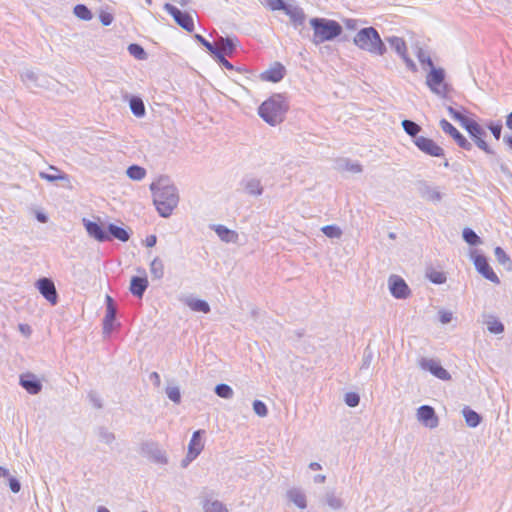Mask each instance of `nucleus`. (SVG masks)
<instances>
[{
    "mask_svg": "<svg viewBox=\"0 0 512 512\" xmlns=\"http://www.w3.org/2000/svg\"><path fill=\"white\" fill-rule=\"evenodd\" d=\"M98 437L101 442H103L107 445H110L111 443H113L116 438L115 434L113 432H110L105 427H100L98 429Z\"/></svg>",
    "mask_w": 512,
    "mask_h": 512,
    "instance_id": "obj_47",
    "label": "nucleus"
},
{
    "mask_svg": "<svg viewBox=\"0 0 512 512\" xmlns=\"http://www.w3.org/2000/svg\"><path fill=\"white\" fill-rule=\"evenodd\" d=\"M214 231L222 241L227 243L234 242L237 238L236 232L228 229L226 226L223 225H215Z\"/></svg>",
    "mask_w": 512,
    "mask_h": 512,
    "instance_id": "obj_34",
    "label": "nucleus"
},
{
    "mask_svg": "<svg viewBox=\"0 0 512 512\" xmlns=\"http://www.w3.org/2000/svg\"><path fill=\"white\" fill-rule=\"evenodd\" d=\"M195 38L196 40L201 43L209 52L210 54L213 56L214 54H216V52L219 50V48L214 45L213 43L209 42L206 38H204L202 35L200 34H196L195 35Z\"/></svg>",
    "mask_w": 512,
    "mask_h": 512,
    "instance_id": "obj_51",
    "label": "nucleus"
},
{
    "mask_svg": "<svg viewBox=\"0 0 512 512\" xmlns=\"http://www.w3.org/2000/svg\"><path fill=\"white\" fill-rule=\"evenodd\" d=\"M143 449L156 463L164 464L167 462L164 452L156 444L147 443Z\"/></svg>",
    "mask_w": 512,
    "mask_h": 512,
    "instance_id": "obj_27",
    "label": "nucleus"
},
{
    "mask_svg": "<svg viewBox=\"0 0 512 512\" xmlns=\"http://www.w3.org/2000/svg\"><path fill=\"white\" fill-rule=\"evenodd\" d=\"M166 395L174 403L178 404L181 401V392L177 386H168L166 388Z\"/></svg>",
    "mask_w": 512,
    "mask_h": 512,
    "instance_id": "obj_50",
    "label": "nucleus"
},
{
    "mask_svg": "<svg viewBox=\"0 0 512 512\" xmlns=\"http://www.w3.org/2000/svg\"><path fill=\"white\" fill-rule=\"evenodd\" d=\"M186 304L188 307L196 312H202V313H209L210 312V306L208 302L202 299H188L186 301Z\"/></svg>",
    "mask_w": 512,
    "mask_h": 512,
    "instance_id": "obj_37",
    "label": "nucleus"
},
{
    "mask_svg": "<svg viewBox=\"0 0 512 512\" xmlns=\"http://www.w3.org/2000/svg\"><path fill=\"white\" fill-rule=\"evenodd\" d=\"M428 278L434 284H443L446 282V275L440 271H431L428 273Z\"/></svg>",
    "mask_w": 512,
    "mask_h": 512,
    "instance_id": "obj_58",
    "label": "nucleus"
},
{
    "mask_svg": "<svg viewBox=\"0 0 512 512\" xmlns=\"http://www.w3.org/2000/svg\"><path fill=\"white\" fill-rule=\"evenodd\" d=\"M337 169L340 171H347L353 174L361 173L362 166L355 161L349 159H339L337 161Z\"/></svg>",
    "mask_w": 512,
    "mask_h": 512,
    "instance_id": "obj_29",
    "label": "nucleus"
},
{
    "mask_svg": "<svg viewBox=\"0 0 512 512\" xmlns=\"http://www.w3.org/2000/svg\"><path fill=\"white\" fill-rule=\"evenodd\" d=\"M439 320L442 324H448L452 320V313L448 311L439 312Z\"/></svg>",
    "mask_w": 512,
    "mask_h": 512,
    "instance_id": "obj_64",
    "label": "nucleus"
},
{
    "mask_svg": "<svg viewBox=\"0 0 512 512\" xmlns=\"http://www.w3.org/2000/svg\"><path fill=\"white\" fill-rule=\"evenodd\" d=\"M464 129L469 133L476 146L487 154L494 155V150L487 144L485 138L487 137L486 131L475 120L465 121Z\"/></svg>",
    "mask_w": 512,
    "mask_h": 512,
    "instance_id": "obj_6",
    "label": "nucleus"
},
{
    "mask_svg": "<svg viewBox=\"0 0 512 512\" xmlns=\"http://www.w3.org/2000/svg\"><path fill=\"white\" fill-rule=\"evenodd\" d=\"M83 225L88 235L98 242L110 241L109 234L100 223L83 218Z\"/></svg>",
    "mask_w": 512,
    "mask_h": 512,
    "instance_id": "obj_17",
    "label": "nucleus"
},
{
    "mask_svg": "<svg viewBox=\"0 0 512 512\" xmlns=\"http://www.w3.org/2000/svg\"><path fill=\"white\" fill-rule=\"evenodd\" d=\"M445 78L446 72L441 67H432L426 76L427 87L441 98H446L450 91V86L445 82Z\"/></svg>",
    "mask_w": 512,
    "mask_h": 512,
    "instance_id": "obj_5",
    "label": "nucleus"
},
{
    "mask_svg": "<svg viewBox=\"0 0 512 512\" xmlns=\"http://www.w3.org/2000/svg\"><path fill=\"white\" fill-rule=\"evenodd\" d=\"M49 170L55 173L40 172L39 177L48 182H55L57 180H68V175L61 172L56 166L50 165Z\"/></svg>",
    "mask_w": 512,
    "mask_h": 512,
    "instance_id": "obj_32",
    "label": "nucleus"
},
{
    "mask_svg": "<svg viewBox=\"0 0 512 512\" xmlns=\"http://www.w3.org/2000/svg\"><path fill=\"white\" fill-rule=\"evenodd\" d=\"M215 394L223 399H231L234 395L233 389L228 384H218L214 389Z\"/></svg>",
    "mask_w": 512,
    "mask_h": 512,
    "instance_id": "obj_43",
    "label": "nucleus"
},
{
    "mask_svg": "<svg viewBox=\"0 0 512 512\" xmlns=\"http://www.w3.org/2000/svg\"><path fill=\"white\" fill-rule=\"evenodd\" d=\"M267 5L273 11H276V10L284 11L289 4H287L283 0H267Z\"/></svg>",
    "mask_w": 512,
    "mask_h": 512,
    "instance_id": "obj_59",
    "label": "nucleus"
},
{
    "mask_svg": "<svg viewBox=\"0 0 512 512\" xmlns=\"http://www.w3.org/2000/svg\"><path fill=\"white\" fill-rule=\"evenodd\" d=\"M245 192L251 196H260L263 193V186L260 179L255 177H246L242 181Z\"/></svg>",
    "mask_w": 512,
    "mask_h": 512,
    "instance_id": "obj_22",
    "label": "nucleus"
},
{
    "mask_svg": "<svg viewBox=\"0 0 512 512\" xmlns=\"http://www.w3.org/2000/svg\"><path fill=\"white\" fill-rule=\"evenodd\" d=\"M388 282L390 293L396 299H406L410 295L407 283L400 276L391 275Z\"/></svg>",
    "mask_w": 512,
    "mask_h": 512,
    "instance_id": "obj_15",
    "label": "nucleus"
},
{
    "mask_svg": "<svg viewBox=\"0 0 512 512\" xmlns=\"http://www.w3.org/2000/svg\"><path fill=\"white\" fill-rule=\"evenodd\" d=\"M439 125L446 134L453 138L460 148L467 151H470L473 148L472 143L469 142L449 121L442 119L440 120Z\"/></svg>",
    "mask_w": 512,
    "mask_h": 512,
    "instance_id": "obj_11",
    "label": "nucleus"
},
{
    "mask_svg": "<svg viewBox=\"0 0 512 512\" xmlns=\"http://www.w3.org/2000/svg\"><path fill=\"white\" fill-rule=\"evenodd\" d=\"M253 410L260 417H265L268 414L267 406L261 400H254Z\"/></svg>",
    "mask_w": 512,
    "mask_h": 512,
    "instance_id": "obj_56",
    "label": "nucleus"
},
{
    "mask_svg": "<svg viewBox=\"0 0 512 512\" xmlns=\"http://www.w3.org/2000/svg\"><path fill=\"white\" fill-rule=\"evenodd\" d=\"M284 12L290 17V20L296 28L303 25L306 16L302 8L289 4Z\"/></svg>",
    "mask_w": 512,
    "mask_h": 512,
    "instance_id": "obj_25",
    "label": "nucleus"
},
{
    "mask_svg": "<svg viewBox=\"0 0 512 512\" xmlns=\"http://www.w3.org/2000/svg\"><path fill=\"white\" fill-rule=\"evenodd\" d=\"M163 8L168 14H170L173 17L175 22L180 27H182L188 32H192L194 30V20L189 13L181 11L176 6L170 3H165Z\"/></svg>",
    "mask_w": 512,
    "mask_h": 512,
    "instance_id": "obj_7",
    "label": "nucleus"
},
{
    "mask_svg": "<svg viewBox=\"0 0 512 512\" xmlns=\"http://www.w3.org/2000/svg\"><path fill=\"white\" fill-rule=\"evenodd\" d=\"M494 254L499 264L503 265L509 271L512 270V260L501 247H496Z\"/></svg>",
    "mask_w": 512,
    "mask_h": 512,
    "instance_id": "obj_39",
    "label": "nucleus"
},
{
    "mask_svg": "<svg viewBox=\"0 0 512 512\" xmlns=\"http://www.w3.org/2000/svg\"><path fill=\"white\" fill-rule=\"evenodd\" d=\"M419 366L421 369L425 371H429L436 378L447 381L450 380V373L442 367L440 362L436 359L432 358H421L419 361Z\"/></svg>",
    "mask_w": 512,
    "mask_h": 512,
    "instance_id": "obj_9",
    "label": "nucleus"
},
{
    "mask_svg": "<svg viewBox=\"0 0 512 512\" xmlns=\"http://www.w3.org/2000/svg\"><path fill=\"white\" fill-rule=\"evenodd\" d=\"M9 488L13 493H18L21 489V483L20 481L15 477L9 478Z\"/></svg>",
    "mask_w": 512,
    "mask_h": 512,
    "instance_id": "obj_62",
    "label": "nucleus"
},
{
    "mask_svg": "<svg viewBox=\"0 0 512 512\" xmlns=\"http://www.w3.org/2000/svg\"><path fill=\"white\" fill-rule=\"evenodd\" d=\"M487 128L491 131L492 135L494 136V138L496 140H499L501 138V133H502V128H503L501 121L490 122L487 125Z\"/></svg>",
    "mask_w": 512,
    "mask_h": 512,
    "instance_id": "obj_55",
    "label": "nucleus"
},
{
    "mask_svg": "<svg viewBox=\"0 0 512 512\" xmlns=\"http://www.w3.org/2000/svg\"><path fill=\"white\" fill-rule=\"evenodd\" d=\"M353 42L359 49L372 55L383 56L387 51L379 32L372 26L360 29L355 34Z\"/></svg>",
    "mask_w": 512,
    "mask_h": 512,
    "instance_id": "obj_4",
    "label": "nucleus"
},
{
    "mask_svg": "<svg viewBox=\"0 0 512 512\" xmlns=\"http://www.w3.org/2000/svg\"><path fill=\"white\" fill-rule=\"evenodd\" d=\"M418 191L420 196L428 201L439 202L442 199V194L426 182L419 183Z\"/></svg>",
    "mask_w": 512,
    "mask_h": 512,
    "instance_id": "obj_21",
    "label": "nucleus"
},
{
    "mask_svg": "<svg viewBox=\"0 0 512 512\" xmlns=\"http://www.w3.org/2000/svg\"><path fill=\"white\" fill-rule=\"evenodd\" d=\"M417 419L425 427L433 429L439 424L434 408L430 405H422L417 409Z\"/></svg>",
    "mask_w": 512,
    "mask_h": 512,
    "instance_id": "obj_14",
    "label": "nucleus"
},
{
    "mask_svg": "<svg viewBox=\"0 0 512 512\" xmlns=\"http://www.w3.org/2000/svg\"><path fill=\"white\" fill-rule=\"evenodd\" d=\"M150 273L153 279L160 280L164 276V264L163 261L156 257L150 263Z\"/></svg>",
    "mask_w": 512,
    "mask_h": 512,
    "instance_id": "obj_35",
    "label": "nucleus"
},
{
    "mask_svg": "<svg viewBox=\"0 0 512 512\" xmlns=\"http://www.w3.org/2000/svg\"><path fill=\"white\" fill-rule=\"evenodd\" d=\"M36 288L39 293L52 305H56L58 302V293L54 282L50 278H40L36 281Z\"/></svg>",
    "mask_w": 512,
    "mask_h": 512,
    "instance_id": "obj_10",
    "label": "nucleus"
},
{
    "mask_svg": "<svg viewBox=\"0 0 512 512\" xmlns=\"http://www.w3.org/2000/svg\"><path fill=\"white\" fill-rule=\"evenodd\" d=\"M462 237L463 240L471 246H477L482 243L481 238L471 228H464L462 231Z\"/></svg>",
    "mask_w": 512,
    "mask_h": 512,
    "instance_id": "obj_40",
    "label": "nucleus"
},
{
    "mask_svg": "<svg viewBox=\"0 0 512 512\" xmlns=\"http://www.w3.org/2000/svg\"><path fill=\"white\" fill-rule=\"evenodd\" d=\"M148 287V280L146 277L133 276L130 281V292L138 297L142 298Z\"/></svg>",
    "mask_w": 512,
    "mask_h": 512,
    "instance_id": "obj_24",
    "label": "nucleus"
},
{
    "mask_svg": "<svg viewBox=\"0 0 512 512\" xmlns=\"http://www.w3.org/2000/svg\"><path fill=\"white\" fill-rule=\"evenodd\" d=\"M486 324L488 331L492 334H500L504 331L503 323L495 319L494 317H490Z\"/></svg>",
    "mask_w": 512,
    "mask_h": 512,
    "instance_id": "obj_46",
    "label": "nucleus"
},
{
    "mask_svg": "<svg viewBox=\"0 0 512 512\" xmlns=\"http://www.w3.org/2000/svg\"><path fill=\"white\" fill-rule=\"evenodd\" d=\"M414 145L424 154L431 157H444V149L439 146L433 139L420 136L413 140Z\"/></svg>",
    "mask_w": 512,
    "mask_h": 512,
    "instance_id": "obj_8",
    "label": "nucleus"
},
{
    "mask_svg": "<svg viewBox=\"0 0 512 512\" xmlns=\"http://www.w3.org/2000/svg\"><path fill=\"white\" fill-rule=\"evenodd\" d=\"M88 398L95 408H97V409L102 408V401L96 392H94V391L89 392Z\"/></svg>",
    "mask_w": 512,
    "mask_h": 512,
    "instance_id": "obj_60",
    "label": "nucleus"
},
{
    "mask_svg": "<svg viewBox=\"0 0 512 512\" xmlns=\"http://www.w3.org/2000/svg\"><path fill=\"white\" fill-rule=\"evenodd\" d=\"M309 23L313 29L312 42L315 45L333 41L343 33L341 24L336 20L314 17L310 19Z\"/></svg>",
    "mask_w": 512,
    "mask_h": 512,
    "instance_id": "obj_3",
    "label": "nucleus"
},
{
    "mask_svg": "<svg viewBox=\"0 0 512 512\" xmlns=\"http://www.w3.org/2000/svg\"><path fill=\"white\" fill-rule=\"evenodd\" d=\"M128 52L130 53V55H132L133 57H135L138 60H144L147 58L146 51L140 44H137V43L129 44Z\"/></svg>",
    "mask_w": 512,
    "mask_h": 512,
    "instance_id": "obj_44",
    "label": "nucleus"
},
{
    "mask_svg": "<svg viewBox=\"0 0 512 512\" xmlns=\"http://www.w3.org/2000/svg\"><path fill=\"white\" fill-rule=\"evenodd\" d=\"M447 111L449 115L456 121H458L461 126L464 128L465 121H470L468 117L464 116L459 110L453 108L452 106L447 107Z\"/></svg>",
    "mask_w": 512,
    "mask_h": 512,
    "instance_id": "obj_49",
    "label": "nucleus"
},
{
    "mask_svg": "<svg viewBox=\"0 0 512 512\" xmlns=\"http://www.w3.org/2000/svg\"><path fill=\"white\" fill-rule=\"evenodd\" d=\"M289 109V104L283 94H274L265 100L258 108L259 116L269 125L280 124Z\"/></svg>",
    "mask_w": 512,
    "mask_h": 512,
    "instance_id": "obj_2",
    "label": "nucleus"
},
{
    "mask_svg": "<svg viewBox=\"0 0 512 512\" xmlns=\"http://www.w3.org/2000/svg\"><path fill=\"white\" fill-rule=\"evenodd\" d=\"M218 48L224 53V56H233L236 51L238 40L234 37H219L217 40Z\"/></svg>",
    "mask_w": 512,
    "mask_h": 512,
    "instance_id": "obj_23",
    "label": "nucleus"
},
{
    "mask_svg": "<svg viewBox=\"0 0 512 512\" xmlns=\"http://www.w3.org/2000/svg\"><path fill=\"white\" fill-rule=\"evenodd\" d=\"M287 498L300 509H305L307 507L306 495L300 488L294 487L289 489L287 491Z\"/></svg>",
    "mask_w": 512,
    "mask_h": 512,
    "instance_id": "obj_26",
    "label": "nucleus"
},
{
    "mask_svg": "<svg viewBox=\"0 0 512 512\" xmlns=\"http://www.w3.org/2000/svg\"><path fill=\"white\" fill-rule=\"evenodd\" d=\"M21 79L29 89L45 87L47 79L44 75H39L33 70H25L21 73Z\"/></svg>",
    "mask_w": 512,
    "mask_h": 512,
    "instance_id": "obj_18",
    "label": "nucleus"
},
{
    "mask_svg": "<svg viewBox=\"0 0 512 512\" xmlns=\"http://www.w3.org/2000/svg\"><path fill=\"white\" fill-rule=\"evenodd\" d=\"M402 60L405 62L407 68L412 72L417 71V66L414 61L408 56L407 52H405L404 56H400Z\"/></svg>",
    "mask_w": 512,
    "mask_h": 512,
    "instance_id": "obj_63",
    "label": "nucleus"
},
{
    "mask_svg": "<svg viewBox=\"0 0 512 512\" xmlns=\"http://www.w3.org/2000/svg\"><path fill=\"white\" fill-rule=\"evenodd\" d=\"M19 383L31 395H36L42 390L40 380L32 373L22 374Z\"/></svg>",
    "mask_w": 512,
    "mask_h": 512,
    "instance_id": "obj_19",
    "label": "nucleus"
},
{
    "mask_svg": "<svg viewBox=\"0 0 512 512\" xmlns=\"http://www.w3.org/2000/svg\"><path fill=\"white\" fill-rule=\"evenodd\" d=\"M462 413L465 418L466 424L469 427L475 428L481 423L482 417L480 416V414H478L476 411L472 410L471 408L465 407L462 410Z\"/></svg>",
    "mask_w": 512,
    "mask_h": 512,
    "instance_id": "obj_33",
    "label": "nucleus"
},
{
    "mask_svg": "<svg viewBox=\"0 0 512 512\" xmlns=\"http://www.w3.org/2000/svg\"><path fill=\"white\" fill-rule=\"evenodd\" d=\"M129 107L134 116L141 118L146 114V109L143 100L138 96H131L129 100Z\"/></svg>",
    "mask_w": 512,
    "mask_h": 512,
    "instance_id": "obj_30",
    "label": "nucleus"
},
{
    "mask_svg": "<svg viewBox=\"0 0 512 512\" xmlns=\"http://www.w3.org/2000/svg\"><path fill=\"white\" fill-rule=\"evenodd\" d=\"M476 270L487 280L499 284L500 279L489 265L487 258L484 255L478 254L473 257Z\"/></svg>",
    "mask_w": 512,
    "mask_h": 512,
    "instance_id": "obj_13",
    "label": "nucleus"
},
{
    "mask_svg": "<svg viewBox=\"0 0 512 512\" xmlns=\"http://www.w3.org/2000/svg\"><path fill=\"white\" fill-rule=\"evenodd\" d=\"M106 314L103 319V332L104 334H110L114 328V322L117 316V307L110 295H106Z\"/></svg>",
    "mask_w": 512,
    "mask_h": 512,
    "instance_id": "obj_16",
    "label": "nucleus"
},
{
    "mask_svg": "<svg viewBox=\"0 0 512 512\" xmlns=\"http://www.w3.org/2000/svg\"><path fill=\"white\" fill-rule=\"evenodd\" d=\"M74 14L81 20L89 21L93 14L91 10L84 4H77L73 9Z\"/></svg>",
    "mask_w": 512,
    "mask_h": 512,
    "instance_id": "obj_42",
    "label": "nucleus"
},
{
    "mask_svg": "<svg viewBox=\"0 0 512 512\" xmlns=\"http://www.w3.org/2000/svg\"><path fill=\"white\" fill-rule=\"evenodd\" d=\"M325 501H326L327 505L333 510H338V509L342 508V506H343L342 499L339 498L338 496H336L334 492L326 493Z\"/></svg>",
    "mask_w": 512,
    "mask_h": 512,
    "instance_id": "obj_45",
    "label": "nucleus"
},
{
    "mask_svg": "<svg viewBox=\"0 0 512 512\" xmlns=\"http://www.w3.org/2000/svg\"><path fill=\"white\" fill-rule=\"evenodd\" d=\"M323 234L328 238H340L342 230L337 225H326L321 228Z\"/></svg>",
    "mask_w": 512,
    "mask_h": 512,
    "instance_id": "obj_48",
    "label": "nucleus"
},
{
    "mask_svg": "<svg viewBox=\"0 0 512 512\" xmlns=\"http://www.w3.org/2000/svg\"><path fill=\"white\" fill-rule=\"evenodd\" d=\"M107 233L110 240L115 238L121 242H127L130 239V233L123 227L110 223L107 227Z\"/></svg>",
    "mask_w": 512,
    "mask_h": 512,
    "instance_id": "obj_28",
    "label": "nucleus"
},
{
    "mask_svg": "<svg viewBox=\"0 0 512 512\" xmlns=\"http://www.w3.org/2000/svg\"><path fill=\"white\" fill-rule=\"evenodd\" d=\"M386 42L399 56H404L405 52H407L406 42L401 37L389 36L386 38Z\"/></svg>",
    "mask_w": 512,
    "mask_h": 512,
    "instance_id": "obj_31",
    "label": "nucleus"
},
{
    "mask_svg": "<svg viewBox=\"0 0 512 512\" xmlns=\"http://www.w3.org/2000/svg\"><path fill=\"white\" fill-rule=\"evenodd\" d=\"M213 57L221 66L225 67L227 70H234V65L226 59L224 53L220 49L216 52V54L213 55Z\"/></svg>",
    "mask_w": 512,
    "mask_h": 512,
    "instance_id": "obj_52",
    "label": "nucleus"
},
{
    "mask_svg": "<svg viewBox=\"0 0 512 512\" xmlns=\"http://www.w3.org/2000/svg\"><path fill=\"white\" fill-rule=\"evenodd\" d=\"M127 176L135 181H140L146 176V170L139 165H131L127 168Z\"/></svg>",
    "mask_w": 512,
    "mask_h": 512,
    "instance_id": "obj_41",
    "label": "nucleus"
},
{
    "mask_svg": "<svg viewBox=\"0 0 512 512\" xmlns=\"http://www.w3.org/2000/svg\"><path fill=\"white\" fill-rule=\"evenodd\" d=\"M344 401L349 407H356L359 405L360 396L355 392H349L345 394Z\"/></svg>",
    "mask_w": 512,
    "mask_h": 512,
    "instance_id": "obj_57",
    "label": "nucleus"
},
{
    "mask_svg": "<svg viewBox=\"0 0 512 512\" xmlns=\"http://www.w3.org/2000/svg\"><path fill=\"white\" fill-rule=\"evenodd\" d=\"M150 190L157 212L161 217L168 218L179 203L177 187L169 177L160 176L150 184Z\"/></svg>",
    "mask_w": 512,
    "mask_h": 512,
    "instance_id": "obj_1",
    "label": "nucleus"
},
{
    "mask_svg": "<svg viewBox=\"0 0 512 512\" xmlns=\"http://www.w3.org/2000/svg\"><path fill=\"white\" fill-rule=\"evenodd\" d=\"M99 19H100V22L104 25V26H109L111 25V23L113 22V15L111 13H108V12H105V11H102L99 15Z\"/></svg>",
    "mask_w": 512,
    "mask_h": 512,
    "instance_id": "obj_61",
    "label": "nucleus"
},
{
    "mask_svg": "<svg viewBox=\"0 0 512 512\" xmlns=\"http://www.w3.org/2000/svg\"><path fill=\"white\" fill-rule=\"evenodd\" d=\"M404 131L415 140L416 138H419L418 133L421 131V126L417 124L416 122L405 119L401 123Z\"/></svg>",
    "mask_w": 512,
    "mask_h": 512,
    "instance_id": "obj_36",
    "label": "nucleus"
},
{
    "mask_svg": "<svg viewBox=\"0 0 512 512\" xmlns=\"http://www.w3.org/2000/svg\"><path fill=\"white\" fill-rule=\"evenodd\" d=\"M417 58L422 65L426 64L430 67V69H432V67H435L430 55L422 48L418 49Z\"/></svg>",
    "mask_w": 512,
    "mask_h": 512,
    "instance_id": "obj_53",
    "label": "nucleus"
},
{
    "mask_svg": "<svg viewBox=\"0 0 512 512\" xmlns=\"http://www.w3.org/2000/svg\"><path fill=\"white\" fill-rule=\"evenodd\" d=\"M203 430L194 431L188 445V453L186 459L183 460L182 466L185 467L188 462L193 461L203 450L204 444L202 443Z\"/></svg>",
    "mask_w": 512,
    "mask_h": 512,
    "instance_id": "obj_12",
    "label": "nucleus"
},
{
    "mask_svg": "<svg viewBox=\"0 0 512 512\" xmlns=\"http://www.w3.org/2000/svg\"><path fill=\"white\" fill-rule=\"evenodd\" d=\"M372 360H373V352L369 347H367V348H365V350L363 352L360 369L361 370L368 369L371 365Z\"/></svg>",
    "mask_w": 512,
    "mask_h": 512,
    "instance_id": "obj_54",
    "label": "nucleus"
},
{
    "mask_svg": "<svg viewBox=\"0 0 512 512\" xmlns=\"http://www.w3.org/2000/svg\"><path fill=\"white\" fill-rule=\"evenodd\" d=\"M285 76V67L276 62L272 67L267 69L261 74V78L265 81L277 83L281 81Z\"/></svg>",
    "mask_w": 512,
    "mask_h": 512,
    "instance_id": "obj_20",
    "label": "nucleus"
},
{
    "mask_svg": "<svg viewBox=\"0 0 512 512\" xmlns=\"http://www.w3.org/2000/svg\"><path fill=\"white\" fill-rule=\"evenodd\" d=\"M203 510L204 512H228L226 505L219 500H205Z\"/></svg>",
    "mask_w": 512,
    "mask_h": 512,
    "instance_id": "obj_38",
    "label": "nucleus"
}]
</instances>
